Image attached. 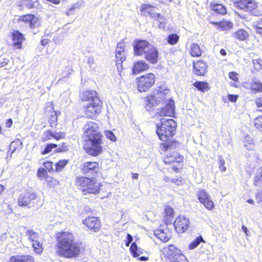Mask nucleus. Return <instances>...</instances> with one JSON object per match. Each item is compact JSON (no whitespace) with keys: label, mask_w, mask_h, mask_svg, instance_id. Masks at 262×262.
Returning a JSON list of instances; mask_svg holds the SVG:
<instances>
[{"label":"nucleus","mask_w":262,"mask_h":262,"mask_svg":"<svg viewBox=\"0 0 262 262\" xmlns=\"http://www.w3.org/2000/svg\"><path fill=\"white\" fill-rule=\"evenodd\" d=\"M57 252L66 258L78 256L82 250L81 243L76 241L71 233L62 232L57 237Z\"/></svg>","instance_id":"nucleus-1"},{"label":"nucleus","mask_w":262,"mask_h":262,"mask_svg":"<svg viewBox=\"0 0 262 262\" xmlns=\"http://www.w3.org/2000/svg\"><path fill=\"white\" fill-rule=\"evenodd\" d=\"M86 139L84 140L83 148L86 152L93 156H97L102 151L101 146L103 136L100 132H85Z\"/></svg>","instance_id":"nucleus-2"},{"label":"nucleus","mask_w":262,"mask_h":262,"mask_svg":"<svg viewBox=\"0 0 262 262\" xmlns=\"http://www.w3.org/2000/svg\"><path fill=\"white\" fill-rule=\"evenodd\" d=\"M157 91L154 95H148L145 98V105L147 110H149L152 107L160 106L163 103V100L167 94L169 93L168 89H163L161 86Z\"/></svg>","instance_id":"nucleus-3"},{"label":"nucleus","mask_w":262,"mask_h":262,"mask_svg":"<svg viewBox=\"0 0 262 262\" xmlns=\"http://www.w3.org/2000/svg\"><path fill=\"white\" fill-rule=\"evenodd\" d=\"M155 76L148 73L136 78L138 90L140 92H145L151 88L155 82Z\"/></svg>","instance_id":"nucleus-4"},{"label":"nucleus","mask_w":262,"mask_h":262,"mask_svg":"<svg viewBox=\"0 0 262 262\" xmlns=\"http://www.w3.org/2000/svg\"><path fill=\"white\" fill-rule=\"evenodd\" d=\"M160 106V108L158 109L156 113L160 116L172 117L174 115L175 113L174 103L169 93L167 94L163 100V103H162Z\"/></svg>","instance_id":"nucleus-5"},{"label":"nucleus","mask_w":262,"mask_h":262,"mask_svg":"<svg viewBox=\"0 0 262 262\" xmlns=\"http://www.w3.org/2000/svg\"><path fill=\"white\" fill-rule=\"evenodd\" d=\"M83 109L88 117H95L101 112L102 102L100 99H96L95 101L88 103L85 105Z\"/></svg>","instance_id":"nucleus-6"},{"label":"nucleus","mask_w":262,"mask_h":262,"mask_svg":"<svg viewBox=\"0 0 262 262\" xmlns=\"http://www.w3.org/2000/svg\"><path fill=\"white\" fill-rule=\"evenodd\" d=\"M37 195L33 192H28L21 195L18 200V205L31 208L36 203Z\"/></svg>","instance_id":"nucleus-7"},{"label":"nucleus","mask_w":262,"mask_h":262,"mask_svg":"<svg viewBox=\"0 0 262 262\" xmlns=\"http://www.w3.org/2000/svg\"><path fill=\"white\" fill-rule=\"evenodd\" d=\"M198 198L201 204L208 210H211L214 207L213 202L210 195L204 190L201 189L197 192Z\"/></svg>","instance_id":"nucleus-8"},{"label":"nucleus","mask_w":262,"mask_h":262,"mask_svg":"<svg viewBox=\"0 0 262 262\" xmlns=\"http://www.w3.org/2000/svg\"><path fill=\"white\" fill-rule=\"evenodd\" d=\"M156 126L157 131H174L177 123L172 119L162 118L160 123H157Z\"/></svg>","instance_id":"nucleus-9"},{"label":"nucleus","mask_w":262,"mask_h":262,"mask_svg":"<svg viewBox=\"0 0 262 262\" xmlns=\"http://www.w3.org/2000/svg\"><path fill=\"white\" fill-rule=\"evenodd\" d=\"M151 45L152 44L149 43L146 40H138L134 46L135 55L137 56L145 55Z\"/></svg>","instance_id":"nucleus-10"},{"label":"nucleus","mask_w":262,"mask_h":262,"mask_svg":"<svg viewBox=\"0 0 262 262\" xmlns=\"http://www.w3.org/2000/svg\"><path fill=\"white\" fill-rule=\"evenodd\" d=\"M189 225V220L184 215H180L176 220L173 225L179 233L184 232Z\"/></svg>","instance_id":"nucleus-11"},{"label":"nucleus","mask_w":262,"mask_h":262,"mask_svg":"<svg viewBox=\"0 0 262 262\" xmlns=\"http://www.w3.org/2000/svg\"><path fill=\"white\" fill-rule=\"evenodd\" d=\"M17 20L19 23L24 22L28 25L30 28H34L39 25V20L38 17L33 14L19 16Z\"/></svg>","instance_id":"nucleus-12"},{"label":"nucleus","mask_w":262,"mask_h":262,"mask_svg":"<svg viewBox=\"0 0 262 262\" xmlns=\"http://www.w3.org/2000/svg\"><path fill=\"white\" fill-rule=\"evenodd\" d=\"M45 113L47 116L49 117V122L52 127L56 125L57 120V114L54 110L53 102H49L47 103L45 108Z\"/></svg>","instance_id":"nucleus-13"},{"label":"nucleus","mask_w":262,"mask_h":262,"mask_svg":"<svg viewBox=\"0 0 262 262\" xmlns=\"http://www.w3.org/2000/svg\"><path fill=\"white\" fill-rule=\"evenodd\" d=\"M81 170L85 174L94 175L99 170V164L96 162H86L83 163Z\"/></svg>","instance_id":"nucleus-14"},{"label":"nucleus","mask_w":262,"mask_h":262,"mask_svg":"<svg viewBox=\"0 0 262 262\" xmlns=\"http://www.w3.org/2000/svg\"><path fill=\"white\" fill-rule=\"evenodd\" d=\"M159 52L152 45L145 54V59L152 64L157 63L158 61Z\"/></svg>","instance_id":"nucleus-15"},{"label":"nucleus","mask_w":262,"mask_h":262,"mask_svg":"<svg viewBox=\"0 0 262 262\" xmlns=\"http://www.w3.org/2000/svg\"><path fill=\"white\" fill-rule=\"evenodd\" d=\"M83 224L90 230L98 231L101 227L100 221L96 217H89L83 221Z\"/></svg>","instance_id":"nucleus-16"},{"label":"nucleus","mask_w":262,"mask_h":262,"mask_svg":"<svg viewBox=\"0 0 262 262\" xmlns=\"http://www.w3.org/2000/svg\"><path fill=\"white\" fill-rule=\"evenodd\" d=\"M183 156H182L179 152H173L172 153L168 154L163 159V162L166 164H170L177 162L178 163L182 161Z\"/></svg>","instance_id":"nucleus-17"},{"label":"nucleus","mask_w":262,"mask_h":262,"mask_svg":"<svg viewBox=\"0 0 262 262\" xmlns=\"http://www.w3.org/2000/svg\"><path fill=\"white\" fill-rule=\"evenodd\" d=\"M158 13L155 11L154 7L149 4H143L140 6V14L144 16H150L154 18L157 16Z\"/></svg>","instance_id":"nucleus-18"},{"label":"nucleus","mask_w":262,"mask_h":262,"mask_svg":"<svg viewBox=\"0 0 262 262\" xmlns=\"http://www.w3.org/2000/svg\"><path fill=\"white\" fill-rule=\"evenodd\" d=\"M96 99H100L98 94L95 91H84L81 95V100L83 102H92L95 101Z\"/></svg>","instance_id":"nucleus-19"},{"label":"nucleus","mask_w":262,"mask_h":262,"mask_svg":"<svg viewBox=\"0 0 262 262\" xmlns=\"http://www.w3.org/2000/svg\"><path fill=\"white\" fill-rule=\"evenodd\" d=\"M101 184L98 183L95 179H92L88 186L85 189H83V192L86 193L96 194L99 192Z\"/></svg>","instance_id":"nucleus-20"},{"label":"nucleus","mask_w":262,"mask_h":262,"mask_svg":"<svg viewBox=\"0 0 262 262\" xmlns=\"http://www.w3.org/2000/svg\"><path fill=\"white\" fill-rule=\"evenodd\" d=\"M162 251L164 256L167 258L178 256L181 254L180 250L173 245L164 247Z\"/></svg>","instance_id":"nucleus-21"},{"label":"nucleus","mask_w":262,"mask_h":262,"mask_svg":"<svg viewBox=\"0 0 262 262\" xmlns=\"http://www.w3.org/2000/svg\"><path fill=\"white\" fill-rule=\"evenodd\" d=\"M194 74L198 76L204 75L207 70V66L203 60H199L193 64Z\"/></svg>","instance_id":"nucleus-22"},{"label":"nucleus","mask_w":262,"mask_h":262,"mask_svg":"<svg viewBox=\"0 0 262 262\" xmlns=\"http://www.w3.org/2000/svg\"><path fill=\"white\" fill-rule=\"evenodd\" d=\"M13 45L16 49H20L24 36L22 33L17 30L14 31L12 33Z\"/></svg>","instance_id":"nucleus-23"},{"label":"nucleus","mask_w":262,"mask_h":262,"mask_svg":"<svg viewBox=\"0 0 262 262\" xmlns=\"http://www.w3.org/2000/svg\"><path fill=\"white\" fill-rule=\"evenodd\" d=\"M149 65L143 60L138 61L134 63L133 68V73L137 74L149 68Z\"/></svg>","instance_id":"nucleus-24"},{"label":"nucleus","mask_w":262,"mask_h":262,"mask_svg":"<svg viewBox=\"0 0 262 262\" xmlns=\"http://www.w3.org/2000/svg\"><path fill=\"white\" fill-rule=\"evenodd\" d=\"M10 260L11 262H34L33 257L29 255L13 256Z\"/></svg>","instance_id":"nucleus-25"},{"label":"nucleus","mask_w":262,"mask_h":262,"mask_svg":"<svg viewBox=\"0 0 262 262\" xmlns=\"http://www.w3.org/2000/svg\"><path fill=\"white\" fill-rule=\"evenodd\" d=\"M92 179V178H89L83 177L76 178V185L79 187H81L82 191L83 192V189H85V188L87 187Z\"/></svg>","instance_id":"nucleus-26"},{"label":"nucleus","mask_w":262,"mask_h":262,"mask_svg":"<svg viewBox=\"0 0 262 262\" xmlns=\"http://www.w3.org/2000/svg\"><path fill=\"white\" fill-rule=\"evenodd\" d=\"M26 235L28 239L32 242H36L40 239V234L33 229H29L26 232Z\"/></svg>","instance_id":"nucleus-27"},{"label":"nucleus","mask_w":262,"mask_h":262,"mask_svg":"<svg viewBox=\"0 0 262 262\" xmlns=\"http://www.w3.org/2000/svg\"><path fill=\"white\" fill-rule=\"evenodd\" d=\"M248 4H247L246 12L249 13L251 15H257V12L256 9L257 8L256 3L252 0H248Z\"/></svg>","instance_id":"nucleus-28"},{"label":"nucleus","mask_w":262,"mask_h":262,"mask_svg":"<svg viewBox=\"0 0 262 262\" xmlns=\"http://www.w3.org/2000/svg\"><path fill=\"white\" fill-rule=\"evenodd\" d=\"M116 57L117 59L116 63L119 69L118 66L120 64L122 66V62L125 60V50L123 49H116Z\"/></svg>","instance_id":"nucleus-29"},{"label":"nucleus","mask_w":262,"mask_h":262,"mask_svg":"<svg viewBox=\"0 0 262 262\" xmlns=\"http://www.w3.org/2000/svg\"><path fill=\"white\" fill-rule=\"evenodd\" d=\"M154 234L157 238L164 242H166L169 238V234L162 229H157L154 231Z\"/></svg>","instance_id":"nucleus-30"},{"label":"nucleus","mask_w":262,"mask_h":262,"mask_svg":"<svg viewBox=\"0 0 262 262\" xmlns=\"http://www.w3.org/2000/svg\"><path fill=\"white\" fill-rule=\"evenodd\" d=\"M253 184L256 186L262 185V167H260L257 170L254 176Z\"/></svg>","instance_id":"nucleus-31"},{"label":"nucleus","mask_w":262,"mask_h":262,"mask_svg":"<svg viewBox=\"0 0 262 262\" xmlns=\"http://www.w3.org/2000/svg\"><path fill=\"white\" fill-rule=\"evenodd\" d=\"M190 54L193 57H199L202 52L198 43H193L190 47Z\"/></svg>","instance_id":"nucleus-32"},{"label":"nucleus","mask_w":262,"mask_h":262,"mask_svg":"<svg viewBox=\"0 0 262 262\" xmlns=\"http://www.w3.org/2000/svg\"><path fill=\"white\" fill-rule=\"evenodd\" d=\"M98 129V124L94 121H89L83 128V131H96Z\"/></svg>","instance_id":"nucleus-33"},{"label":"nucleus","mask_w":262,"mask_h":262,"mask_svg":"<svg viewBox=\"0 0 262 262\" xmlns=\"http://www.w3.org/2000/svg\"><path fill=\"white\" fill-rule=\"evenodd\" d=\"M68 162L69 161L67 160H61L56 163L54 165L55 167V171L57 172L62 171Z\"/></svg>","instance_id":"nucleus-34"},{"label":"nucleus","mask_w":262,"mask_h":262,"mask_svg":"<svg viewBox=\"0 0 262 262\" xmlns=\"http://www.w3.org/2000/svg\"><path fill=\"white\" fill-rule=\"evenodd\" d=\"M159 139L163 141H166L172 137L174 134L173 132H156Z\"/></svg>","instance_id":"nucleus-35"},{"label":"nucleus","mask_w":262,"mask_h":262,"mask_svg":"<svg viewBox=\"0 0 262 262\" xmlns=\"http://www.w3.org/2000/svg\"><path fill=\"white\" fill-rule=\"evenodd\" d=\"M212 9L213 11L222 15L226 13V8L222 4H215L213 5L212 6Z\"/></svg>","instance_id":"nucleus-36"},{"label":"nucleus","mask_w":262,"mask_h":262,"mask_svg":"<svg viewBox=\"0 0 262 262\" xmlns=\"http://www.w3.org/2000/svg\"><path fill=\"white\" fill-rule=\"evenodd\" d=\"M21 5L26 6L28 8H32L36 7L38 5L37 0H22Z\"/></svg>","instance_id":"nucleus-37"},{"label":"nucleus","mask_w":262,"mask_h":262,"mask_svg":"<svg viewBox=\"0 0 262 262\" xmlns=\"http://www.w3.org/2000/svg\"><path fill=\"white\" fill-rule=\"evenodd\" d=\"M248 36V33L243 29L239 30L235 33V37L239 40H245Z\"/></svg>","instance_id":"nucleus-38"},{"label":"nucleus","mask_w":262,"mask_h":262,"mask_svg":"<svg viewBox=\"0 0 262 262\" xmlns=\"http://www.w3.org/2000/svg\"><path fill=\"white\" fill-rule=\"evenodd\" d=\"M247 4H248V0H241L239 2H235L234 3V6L235 7L245 12L246 10Z\"/></svg>","instance_id":"nucleus-39"},{"label":"nucleus","mask_w":262,"mask_h":262,"mask_svg":"<svg viewBox=\"0 0 262 262\" xmlns=\"http://www.w3.org/2000/svg\"><path fill=\"white\" fill-rule=\"evenodd\" d=\"M201 242H205L203 237L201 236L197 237L189 245V248L190 249H194L198 246Z\"/></svg>","instance_id":"nucleus-40"},{"label":"nucleus","mask_w":262,"mask_h":262,"mask_svg":"<svg viewBox=\"0 0 262 262\" xmlns=\"http://www.w3.org/2000/svg\"><path fill=\"white\" fill-rule=\"evenodd\" d=\"M32 243L34 252L37 254H40L43 250L42 244L40 242V239Z\"/></svg>","instance_id":"nucleus-41"},{"label":"nucleus","mask_w":262,"mask_h":262,"mask_svg":"<svg viewBox=\"0 0 262 262\" xmlns=\"http://www.w3.org/2000/svg\"><path fill=\"white\" fill-rule=\"evenodd\" d=\"M130 251L134 257L139 256L141 252L138 249V246L135 243H133L130 247Z\"/></svg>","instance_id":"nucleus-42"},{"label":"nucleus","mask_w":262,"mask_h":262,"mask_svg":"<svg viewBox=\"0 0 262 262\" xmlns=\"http://www.w3.org/2000/svg\"><path fill=\"white\" fill-rule=\"evenodd\" d=\"M193 85L199 91L204 92L208 89V84L205 82L196 81L193 83Z\"/></svg>","instance_id":"nucleus-43"},{"label":"nucleus","mask_w":262,"mask_h":262,"mask_svg":"<svg viewBox=\"0 0 262 262\" xmlns=\"http://www.w3.org/2000/svg\"><path fill=\"white\" fill-rule=\"evenodd\" d=\"M156 17H155L154 19L156 20L159 23V27L161 28H164L165 27L166 18L165 17L161 15L160 13H158Z\"/></svg>","instance_id":"nucleus-44"},{"label":"nucleus","mask_w":262,"mask_h":262,"mask_svg":"<svg viewBox=\"0 0 262 262\" xmlns=\"http://www.w3.org/2000/svg\"><path fill=\"white\" fill-rule=\"evenodd\" d=\"M179 37L176 34H171L168 36L167 41L170 45H175L179 40Z\"/></svg>","instance_id":"nucleus-45"},{"label":"nucleus","mask_w":262,"mask_h":262,"mask_svg":"<svg viewBox=\"0 0 262 262\" xmlns=\"http://www.w3.org/2000/svg\"><path fill=\"white\" fill-rule=\"evenodd\" d=\"M253 90L257 92H262V83L259 81H254L251 84Z\"/></svg>","instance_id":"nucleus-46"},{"label":"nucleus","mask_w":262,"mask_h":262,"mask_svg":"<svg viewBox=\"0 0 262 262\" xmlns=\"http://www.w3.org/2000/svg\"><path fill=\"white\" fill-rule=\"evenodd\" d=\"M21 144V142L19 141L12 142L9 148V151H11V154H13Z\"/></svg>","instance_id":"nucleus-47"},{"label":"nucleus","mask_w":262,"mask_h":262,"mask_svg":"<svg viewBox=\"0 0 262 262\" xmlns=\"http://www.w3.org/2000/svg\"><path fill=\"white\" fill-rule=\"evenodd\" d=\"M254 125L255 127L262 131V116H258L254 119Z\"/></svg>","instance_id":"nucleus-48"},{"label":"nucleus","mask_w":262,"mask_h":262,"mask_svg":"<svg viewBox=\"0 0 262 262\" xmlns=\"http://www.w3.org/2000/svg\"><path fill=\"white\" fill-rule=\"evenodd\" d=\"M253 26L256 33L262 35V20L255 22L253 24Z\"/></svg>","instance_id":"nucleus-49"},{"label":"nucleus","mask_w":262,"mask_h":262,"mask_svg":"<svg viewBox=\"0 0 262 262\" xmlns=\"http://www.w3.org/2000/svg\"><path fill=\"white\" fill-rule=\"evenodd\" d=\"M220 26L222 30H227L231 28L233 26V24L231 22L222 21L220 23Z\"/></svg>","instance_id":"nucleus-50"},{"label":"nucleus","mask_w":262,"mask_h":262,"mask_svg":"<svg viewBox=\"0 0 262 262\" xmlns=\"http://www.w3.org/2000/svg\"><path fill=\"white\" fill-rule=\"evenodd\" d=\"M57 147V145L55 144H48L44 150L41 152L42 155H45L49 153L51 151L52 149L54 148H56Z\"/></svg>","instance_id":"nucleus-51"},{"label":"nucleus","mask_w":262,"mask_h":262,"mask_svg":"<svg viewBox=\"0 0 262 262\" xmlns=\"http://www.w3.org/2000/svg\"><path fill=\"white\" fill-rule=\"evenodd\" d=\"M51 136L53 138L56 139V140H59L60 139L63 138L65 135V132H49Z\"/></svg>","instance_id":"nucleus-52"},{"label":"nucleus","mask_w":262,"mask_h":262,"mask_svg":"<svg viewBox=\"0 0 262 262\" xmlns=\"http://www.w3.org/2000/svg\"><path fill=\"white\" fill-rule=\"evenodd\" d=\"M165 215L167 216L168 219H170V218L172 217L173 216V213H174L173 209L169 206H167L165 207Z\"/></svg>","instance_id":"nucleus-53"},{"label":"nucleus","mask_w":262,"mask_h":262,"mask_svg":"<svg viewBox=\"0 0 262 262\" xmlns=\"http://www.w3.org/2000/svg\"><path fill=\"white\" fill-rule=\"evenodd\" d=\"M253 64L256 70L260 71L261 69L262 60L261 59H253Z\"/></svg>","instance_id":"nucleus-54"},{"label":"nucleus","mask_w":262,"mask_h":262,"mask_svg":"<svg viewBox=\"0 0 262 262\" xmlns=\"http://www.w3.org/2000/svg\"><path fill=\"white\" fill-rule=\"evenodd\" d=\"M54 164L52 162L50 161H47L45 162L44 166L45 168L50 172H51V171H54Z\"/></svg>","instance_id":"nucleus-55"},{"label":"nucleus","mask_w":262,"mask_h":262,"mask_svg":"<svg viewBox=\"0 0 262 262\" xmlns=\"http://www.w3.org/2000/svg\"><path fill=\"white\" fill-rule=\"evenodd\" d=\"M219 168L222 172H225L226 170V167L225 166V160L221 156L219 157Z\"/></svg>","instance_id":"nucleus-56"},{"label":"nucleus","mask_w":262,"mask_h":262,"mask_svg":"<svg viewBox=\"0 0 262 262\" xmlns=\"http://www.w3.org/2000/svg\"><path fill=\"white\" fill-rule=\"evenodd\" d=\"M173 262H188V261L183 254H180L175 258Z\"/></svg>","instance_id":"nucleus-57"},{"label":"nucleus","mask_w":262,"mask_h":262,"mask_svg":"<svg viewBox=\"0 0 262 262\" xmlns=\"http://www.w3.org/2000/svg\"><path fill=\"white\" fill-rule=\"evenodd\" d=\"M10 62L9 58L0 57V68L6 67Z\"/></svg>","instance_id":"nucleus-58"},{"label":"nucleus","mask_w":262,"mask_h":262,"mask_svg":"<svg viewBox=\"0 0 262 262\" xmlns=\"http://www.w3.org/2000/svg\"><path fill=\"white\" fill-rule=\"evenodd\" d=\"M255 103L259 111L262 112V97L258 98L255 100Z\"/></svg>","instance_id":"nucleus-59"},{"label":"nucleus","mask_w":262,"mask_h":262,"mask_svg":"<svg viewBox=\"0 0 262 262\" xmlns=\"http://www.w3.org/2000/svg\"><path fill=\"white\" fill-rule=\"evenodd\" d=\"M63 40V35H58L56 37L54 38L53 41L55 44H60L62 42Z\"/></svg>","instance_id":"nucleus-60"},{"label":"nucleus","mask_w":262,"mask_h":262,"mask_svg":"<svg viewBox=\"0 0 262 262\" xmlns=\"http://www.w3.org/2000/svg\"><path fill=\"white\" fill-rule=\"evenodd\" d=\"M106 137L110 139L112 141H116V137L113 132H106Z\"/></svg>","instance_id":"nucleus-61"},{"label":"nucleus","mask_w":262,"mask_h":262,"mask_svg":"<svg viewBox=\"0 0 262 262\" xmlns=\"http://www.w3.org/2000/svg\"><path fill=\"white\" fill-rule=\"evenodd\" d=\"M73 72L72 69L70 68H66V70L63 73V78H64L66 77H68L69 75H70Z\"/></svg>","instance_id":"nucleus-62"},{"label":"nucleus","mask_w":262,"mask_h":262,"mask_svg":"<svg viewBox=\"0 0 262 262\" xmlns=\"http://www.w3.org/2000/svg\"><path fill=\"white\" fill-rule=\"evenodd\" d=\"M237 73L234 72H231L229 73V77L230 79L234 80V81H237L238 80V77L237 76Z\"/></svg>","instance_id":"nucleus-63"},{"label":"nucleus","mask_w":262,"mask_h":262,"mask_svg":"<svg viewBox=\"0 0 262 262\" xmlns=\"http://www.w3.org/2000/svg\"><path fill=\"white\" fill-rule=\"evenodd\" d=\"M256 200L258 204L262 203V191L257 193L256 195Z\"/></svg>","instance_id":"nucleus-64"}]
</instances>
